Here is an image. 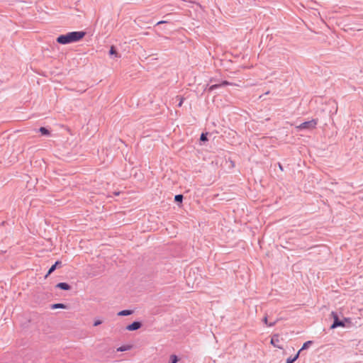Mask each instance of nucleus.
Returning <instances> with one entry per match:
<instances>
[{
  "label": "nucleus",
  "mask_w": 363,
  "mask_h": 363,
  "mask_svg": "<svg viewBox=\"0 0 363 363\" xmlns=\"http://www.w3.org/2000/svg\"><path fill=\"white\" fill-rule=\"evenodd\" d=\"M86 35L84 31H72L65 35H59L56 41L59 44L67 45L81 40Z\"/></svg>",
  "instance_id": "obj_1"
},
{
  "label": "nucleus",
  "mask_w": 363,
  "mask_h": 363,
  "mask_svg": "<svg viewBox=\"0 0 363 363\" xmlns=\"http://www.w3.org/2000/svg\"><path fill=\"white\" fill-rule=\"evenodd\" d=\"M332 317L333 318V323L330 326L331 329H335L338 327H345V323H350V320L348 318H344L342 320L339 318V316L337 313L332 312Z\"/></svg>",
  "instance_id": "obj_2"
},
{
  "label": "nucleus",
  "mask_w": 363,
  "mask_h": 363,
  "mask_svg": "<svg viewBox=\"0 0 363 363\" xmlns=\"http://www.w3.org/2000/svg\"><path fill=\"white\" fill-rule=\"evenodd\" d=\"M317 125V120L313 119L311 121H305L301 123L298 128L299 129H313L315 128Z\"/></svg>",
  "instance_id": "obj_3"
},
{
  "label": "nucleus",
  "mask_w": 363,
  "mask_h": 363,
  "mask_svg": "<svg viewBox=\"0 0 363 363\" xmlns=\"http://www.w3.org/2000/svg\"><path fill=\"white\" fill-rule=\"evenodd\" d=\"M142 327V323L140 321H134L126 327L129 331H133L140 329Z\"/></svg>",
  "instance_id": "obj_4"
},
{
  "label": "nucleus",
  "mask_w": 363,
  "mask_h": 363,
  "mask_svg": "<svg viewBox=\"0 0 363 363\" xmlns=\"http://www.w3.org/2000/svg\"><path fill=\"white\" fill-rule=\"evenodd\" d=\"M230 84V82H228V81H223L220 84H213L211 85V86H209L208 88V91L211 92V91H213V90L218 89V88H220V87H223V86H227Z\"/></svg>",
  "instance_id": "obj_5"
},
{
  "label": "nucleus",
  "mask_w": 363,
  "mask_h": 363,
  "mask_svg": "<svg viewBox=\"0 0 363 363\" xmlns=\"http://www.w3.org/2000/svg\"><path fill=\"white\" fill-rule=\"evenodd\" d=\"M62 262L60 261H57L54 264L51 266V267L49 269L47 274L45 275V277H48L50 274H52L58 266H61Z\"/></svg>",
  "instance_id": "obj_6"
},
{
  "label": "nucleus",
  "mask_w": 363,
  "mask_h": 363,
  "mask_svg": "<svg viewBox=\"0 0 363 363\" xmlns=\"http://www.w3.org/2000/svg\"><path fill=\"white\" fill-rule=\"evenodd\" d=\"M56 288L62 290L68 291L71 289V286L66 282H60L56 285Z\"/></svg>",
  "instance_id": "obj_7"
},
{
  "label": "nucleus",
  "mask_w": 363,
  "mask_h": 363,
  "mask_svg": "<svg viewBox=\"0 0 363 363\" xmlns=\"http://www.w3.org/2000/svg\"><path fill=\"white\" fill-rule=\"evenodd\" d=\"M51 309H67L68 308V306L66 304L64 303H53L50 305Z\"/></svg>",
  "instance_id": "obj_8"
},
{
  "label": "nucleus",
  "mask_w": 363,
  "mask_h": 363,
  "mask_svg": "<svg viewBox=\"0 0 363 363\" xmlns=\"http://www.w3.org/2000/svg\"><path fill=\"white\" fill-rule=\"evenodd\" d=\"M109 55H113L114 57H116V58L121 57V55L118 54V52L116 50V48L113 45L111 46V48H110Z\"/></svg>",
  "instance_id": "obj_9"
},
{
  "label": "nucleus",
  "mask_w": 363,
  "mask_h": 363,
  "mask_svg": "<svg viewBox=\"0 0 363 363\" xmlns=\"http://www.w3.org/2000/svg\"><path fill=\"white\" fill-rule=\"evenodd\" d=\"M278 342H279V336L277 335H274L271 339V344L273 345L274 347H277L278 348H281V347H280L277 345Z\"/></svg>",
  "instance_id": "obj_10"
},
{
  "label": "nucleus",
  "mask_w": 363,
  "mask_h": 363,
  "mask_svg": "<svg viewBox=\"0 0 363 363\" xmlns=\"http://www.w3.org/2000/svg\"><path fill=\"white\" fill-rule=\"evenodd\" d=\"M133 313L131 310H123L118 313V315L119 316H127L130 315Z\"/></svg>",
  "instance_id": "obj_11"
},
{
  "label": "nucleus",
  "mask_w": 363,
  "mask_h": 363,
  "mask_svg": "<svg viewBox=\"0 0 363 363\" xmlns=\"http://www.w3.org/2000/svg\"><path fill=\"white\" fill-rule=\"evenodd\" d=\"M132 347L131 345H123L117 348V352H125L130 350Z\"/></svg>",
  "instance_id": "obj_12"
},
{
  "label": "nucleus",
  "mask_w": 363,
  "mask_h": 363,
  "mask_svg": "<svg viewBox=\"0 0 363 363\" xmlns=\"http://www.w3.org/2000/svg\"><path fill=\"white\" fill-rule=\"evenodd\" d=\"M299 354L300 351L294 357H289L286 363H294L298 358Z\"/></svg>",
  "instance_id": "obj_13"
},
{
  "label": "nucleus",
  "mask_w": 363,
  "mask_h": 363,
  "mask_svg": "<svg viewBox=\"0 0 363 363\" xmlns=\"http://www.w3.org/2000/svg\"><path fill=\"white\" fill-rule=\"evenodd\" d=\"M263 322L267 325L269 327H272L274 326L277 322V320L273 321V322H270V323H268V320H267V316H264V318H263Z\"/></svg>",
  "instance_id": "obj_14"
},
{
  "label": "nucleus",
  "mask_w": 363,
  "mask_h": 363,
  "mask_svg": "<svg viewBox=\"0 0 363 363\" xmlns=\"http://www.w3.org/2000/svg\"><path fill=\"white\" fill-rule=\"evenodd\" d=\"M39 132L43 135H50V131L45 127H41L39 128Z\"/></svg>",
  "instance_id": "obj_15"
},
{
  "label": "nucleus",
  "mask_w": 363,
  "mask_h": 363,
  "mask_svg": "<svg viewBox=\"0 0 363 363\" xmlns=\"http://www.w3.org/2000/svg\"><path fill=\"white\" fill-rule=\"evenodd\" d=\"M312 344H313V341H311V340H308V341H307V342H304V343H303V346H302V347H301V350H299V351H300V352H301L302 350H306V349L308 348V347H309L310 345H311Z\"/></svg>",
  "instance_id": "obj_16"
},
{
  "label": "nucleus",
  "mask_w": 363,
  "mask_h": 363,
  "mask_svg": "<svg viewBox=\"0 0 363 363\" xmlns=\"http://www.w3.org/2000/svg\"><path fill=\"white\" fill-rule=\"evenodd\" d=\"M179 359L177 355L172 354L169 358V363H177L178 362Z\"/></svg>",
  "instance_id": "obj_17"
},
{
  "label": "nucleus",
  "mask_w": 363,
  "mask_h": 363,
  "mask_svg": "<svg viewBox=\"0 0 363 363\" xmlns=\"http://www.w3.org/2000/svg\"><path fill=\"white\" fill-rule=\"evenodd\" d=\"M183 195L182 194H177L174 196V201L177 203H182L183 200Z\"/></svg>",
  "instance_id": "obj_18"
},
{
  "label": "nucleus",
  "mask_w": 363,
  "mask_h": 363,
  "mask_svg": "<svg viewBox=\"0 0 363 363\" xmlns=\"http://www.w3.org/2000/svg\"><path fill=\"white\" fill-rule=\"evenodd\" d=\"M207 135H208L207 133H202L200 136V140L202 142L207 141L208 140Z\"/></svg>",
  "instance_id": "obj_19"
},
{
  "label": "nucleus",
  "mask_w": 363,
  "mask_h": 363,
  "mask_svg": "<svg viewBox=\"0 0 363 363\" xmlns=\"http://www.w3.org/2000/svg\"><path fill=\"white\" fill-rule=\"evenodd\" d=\"M102 323V321L100 320H96L94 323V326H98Z\"/></svg>",
  "instance_id": "obj_20"
},
{
  "label": "nucleus",
  "mask_w": 363,
  "mask_h": 363,
  "mask_svg": "<svg viewBox=\"0 0 363 363\" xmlns=\"http://www.w3.org/2000/svg\"><path fill=\"white\" fill-rule=\"evenodd\" d=\"M279 168H280V169H281V170H283V167H282V166H281V164H279Z\"/></svg>",
  "instance_id": "obj_21"
},
{
  "label": "nucleus",
  "mask_w": 363,
  "mask_h": 363,
  "mask_svg": "<svg viewBox=\"0 0 363 363\" xmlns=\"http://www.w3.org/2000/svg\"><path fill=\"white\" fill-rule=\"evenodd\" d=\"M182 101H181L179 103V105H178V106H182Z\"/></svg>",
  "instance_id": "obj_22"
}]
</instances>
